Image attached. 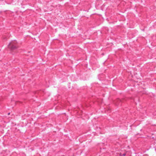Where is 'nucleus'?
<instances>
[{
	"instance_id": "nucleus-1",
	"label": "nucleus",
	"mask_w": 156,
	"mask_h": 156,
	"mask_svg": "<svg viewBox=\"0 0 156 156\" xmlns=\"http://www.w3.org/2000/svg\"><path fill=\"white\" fill-rule=\"evenodd\" d=\"M8 47L11 51H13L18 48V45L16 41H12L8 44Z\"/></svg>"
},
{
	"instance_id": "nucleus-2",
	"label": "nucleus",
	"mask_w": 156,
	"mask_h": 156,
	"mask_svg": "<svg viewBox=\"0 0 156 156\" xmlns=\"http://www.w3.org/2000/svg\"><path fill=\"white\" fill-rule=\"evenodd\" d=\"M115 101L116 102V105H118L119 104V103L121 101V100L120 99H118L116 100Z\"/></svg>"
},
{
	"instance_id": "nucleus-3",
	"label": "nucleus",
	"mask_w": 156,
	"mask_h": 156,
	"mask_svg": "<svg viewBox=\"0 0 156 156\" xmlns=\"http://www.w3.org/2000/svg\"><path fill=\"white\" fill-rule=\"evenodd\" d=\"M125 155H126V154H125V153H124V154H122V155H120V156H125Z\"/></svg>"
},
{
	"instance_id": "nucleus-4",
	"label": "nucleus",
	"mask_w": 156,
	"mask_h": 156,
	"mask_svg": "<svg viewBox=\"0 0 156 156\" xmlns=\"http://www.w3.org/2000/svg\"><path fill=\"white\" fill-rule=\"evenodd\" d=\"M9 114H10V113H8V115H9Z\"/></svg>"
}]
</instances>
